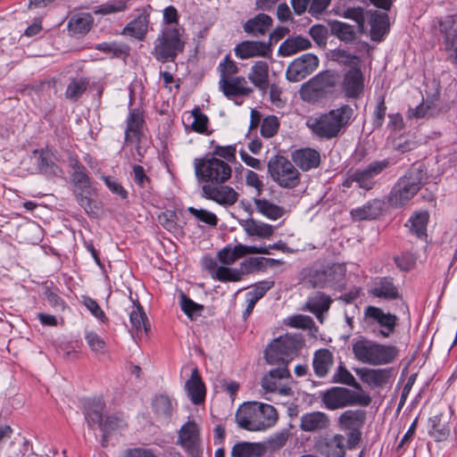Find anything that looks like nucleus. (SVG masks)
Returning a JSON list of instances; mask_svg holds the SVG:
<instances>
[{"label":"nucleus","mask_w":457,"mask_h":457,"mask_svg":"<svg viewBox=\"0 0 457 457\" xmlns=\"http://www.w3.org/2000/svg\"><path fill=\"white\" fill-rule=\"evenodd\" d=\"M277 419V411L273 406L256 402L242 404L236 413L237 425L250 431L266 429L273 426Z\"/></svg>","instance_id":"1"},{"label":"nucleus","mask_w":457,"mask_h":457,"mask_svg":"<svg viewBox=\"0 0 457 457\" xmlns=\"http://www.w3.org/2000/svg\"><path fill=\"white\" fill-rule=\"evenodd\" d=\"M352 349L355 360L372 366L389 364L398 353L395 346L382 345L364 337L353 340Z\"/></svg>","instance_id":"2"},{"label":"nucleus","mask_w":457,"mask_h":457,"mask_svg":"<svg viewBox=\"0 0 457 457\" xmlns=\"http://www.w3.org/2000/svg\"><path fill=\"white\" fill-rule=\"evenodd\" d=\"M352 115L353 109L348 105H343L320 116L308 117L306 126L317 137L330 139L339 134L349 122Z\"/></svg>","instance_id":"3"},{"label":"nucleus","mask_w":457,"mask_h":457,"mask_svg":"<svg viewBox=\"0 0 457 457\" xmlns=\"http://www.w3.org/2000/svg\"><path fill=\"white\" fill-rule=\"evenodd\" d=\"M425 180L426 172L423 166H412L391 190L388 203L393 207L403 206L417 194Z\"/></svg>","instance_id":"4"},{"label":"nucleus","mask_w":457,"mask_h":457,"mask_svg":"<svg viewBox=\"0 0 457 457\" xmlns=\"http://www.w3.org/2000/svg\"><path fill=\"white\" fill-rule=\"evenodd\" d=\"M320 399L328 410H337L346 406H368L371 397L363 390L353 391L346 387L334 386L321 394Z\"/></svg>","instance_id":"5"},{"label":"nucleus","mask_w":457,"mask_h":457,"mask_svg":"<svg viewBox=\"0 0 457 457\" xmlns=\"http://www.w3.org/2000/svg\"><path fill=\"white\" fill-rule=\"evenodd\" d=\"M71 165L74 169L71 181L73 183V192L79 204L87 213L97 215L100 211V206L98 202L93 197L89 179L85 173L84 167L79 164L77 159H71Z\"/></svg>","instance_id":"6"},{"label":"nucleus","mask_w":457,"mask_h":457,"mask_svg":"<svg viewBox=\"0 0 457 457\" xmlns=\"http://www.w3.org/2000/svg\"><path fill=\"white\" fill-rule=\"evenodd\" d=\"M195 177L199 181L223 184L232 173L231 167L219 158L195 159L194 162Z\"/></svg>","instance_id":"7"},{"label":"nucleus","mask_w":457,"mask_h":457,"mask_svg":"<svg viewBox=\"0 0 457 457\" xmlns=\"http://www.w3.org/2000/svg\"><path fill=\"white\" fill-rule=\"evenodd\" d=\"M301 342L292 336H283L274 339L265 350V359L270 364L287 367V363L296 355Z\"/></svg>","instance_id":"8"},{"label":"nucleus","mask_w":457,"mask_h":457,"mask_svg":"<svg viewBox=\"0 0 457 457\" xmlns=\"http://www.w3.org/2000/svg\"><path fill=\"white\" fill-rule=\"evenodd\" d=\"M270 178L279 187L294 188L300 183V172L294 164L283 156H275L268 162Z\"/></svg>","instance_id":"9"},{"label":"nucleus","mask_w":457,"mask_h":457,"mask_svg":"<svg viewBox=\"0 0 457 457\" xmlns=\"http://www.w3.org/2000/svg\"><path fill=\"white\" fill-rule=\"evenodd\" d=\"M337 78L331 71L321 72L303 84L300 96L303 101L315 102L325 96L336 85Z\"/></svg>","instance_id":"10"},{"label":"nucleus","mask_w":457,"mask_h":457,"mask_svg":"<svg viewBox=\"0 0 457 457\" xmlns=\"http://www.w3.org/2000/svg\"><path fill=\"white\" fill-rule=\"evenodd\" d=\"M183 49L184 41L179 30H166L155 46L154 54L162 62L173 61Z\"/></svg>","instance_id":"11"},{"label":"nucleus","mask_w":457,"mask_h":457,"mask_svg":"<svg viewBox=\"0 0 457 457\" xmlns=\"http://www.w3.org/2000/svg\"><path fill=\"white\" fill-rule=\"evenodd\" d=\"M270 248L279 249L278 245H270L269 247H258L242 244H237L234 246L227 245L218 252V259L222 264L228 266L247 254H270Z\"/></svg>","instance_id":"12"},{"label":"nucleus","mask_w":457,"mask_h":457,"mask_svg":"<svg viewBox=\"0 0 457 457\" xmlns=\"http://www.w3.org/2000/svg\"><path fill=\"white\" fill-rule=\"evenodd\" d=\"M318 65L319 59L316 55L304 54L288 65L286 77L289 81L298 82L312 73Z\"/></svg>","instance_id":"13"},{"label":"nucleus","mask_w":457,"mask_h":457,"mask_svg":"<svg viewBox=\"0 0 457 457\" xmlns=\"http://www.w3.org/2000/svg\"><path fill=\"white\" fill-rule=\"evenodd\" d=\"M388 166L389 162L387 160L373 162L367 168L353 172L345 183L349 186V181L356 182L359 187L370 190L375 185L374 178Z\"/></svg>","instance_id":"14"},{"label":"nucleus","mask_w":457,"mask_h":457,"mask_svg":"<svg viewBox=\"0 0 457 457\" xmlns=\"http://www.w3.org/2000/svg\"><path fill=\"white\" fill-rule=\"evenodd\" d=\"M361 382L370 388H384L393 378V369L357 368L354 370Z\"/></svg>","instance_id":"15"},{"label":"nucleus","mask_w":457,"mask_h":457,"mask_svg":"<svg viewBox=\"0 0 457 457\" xmlns=\"http://www.w3.org/2000/svg\"><path fill=\"white\" fill-rule=\"evenodd\" d=\"M364 319L370 324H378L383 328L380 334L384 337H388L394 331L397 321V317L389 312H384L380 308L368 306L364 311Z\"/></svg>","instance_id":"16"},{"label":"nucleus","mask_w":457,"mask_h":457,"mask_svg":"<svg viewBox=\"0 0 457 457\" xmlns=\"http://www.w3.org/2000/svg\"><path fill=\"white\" fill-rule=\"evenodd\" d=\"M203 196L223 206H231L238 200V193L228 186L205 184L202 187Z\"/></svg>","instance_id":"17"},{"label":"nucleus","mask_w":457,"mask_h":457,"mask_svg":"<svg viewBox=\"0 0 457 457\" xmlns=\"http://www.w3.org/2000/svg\"><path fill=\"white\" fill-rule=\"evenodd\" d=\"M177 403L166 394L154 395L150 402V409L154 419L161 423H168Z\"/></svg>","instance_id":"18"},{"label":"nucleus","mask_w":457,"mask_h":457,"mask_svg":"<svg viewBox=\"0 0 457 457\" xmlns=\"http://www.w3.org/2000/svg\"><path fill=\"white\" fill-rule=\"evenodd\" d=\"M342 269L339 265L321 266L312 268L306 276V280L312 287H323L337 280V275H341Z\"/></svg>","instance_id":"19"},{"label":"nucleus","mask_w":457,"mask_h":457,"mask_svg":"<svg viewBox=\"0 0 457 457\" xmlns=\"http://www.w3.org/2000/svg\"><path fill=\"white\" fill-rule=\"evenodd\" d=\"M219 87L228 98L236 96H248L253 93V88L248 86L245 77H232L220 79Z\"/></svg>","instance_id":"20"},{"label":"nucleus","mask_w":457,"mask_h":457,"mask_svg":"<svg viewBox=\"0 0 457 457\" xmlns=\"http://www.w3.org/2000/svg\"><path fill=\"white\" fill-rule=\"evenodd\" d=\"M343 90L347 97L358 98L364 90V77L360 68H351L344 76Z\"/></svg>","instance_id":"21"},{"label":"nucleus","mask_w":457,"mask_h":457,"mask_svg":"<svg viewBox=\"0 0 457 457\" xmlns=\"http://www.w3.org/2000/svg\"><path fill=\"white\" fill-rule=\"evenodd\" d=\"M270 45L260 41H244L235 47V54L240 59L267 56L270 53Z\"/></svg>","instance_id":"22"},{"label":"nucleus","mask_w":457,"mask_h":457,"mask_svg":"<svg viewBox=\"0 0 457 457\" xmlns=\"http://www.w3.org/2000/svg\"><path fill=\"white\" fill-rule=\"evenodd\" d=\"M299 426L303 431L317 432L327 429L330 426V420L325 412L312 411L301 417Z\"/></svg>","instance_id":"23"},{"label":"nucleus","mask_w":457,"mask_h":457,"mask_svg":"<svg viewBox=\"0 0 457 457\" xmlns=\"http://www.w3.org/2000/svg\"><path fill=\"white\" fill-rule=\"evenodd\" d=\"M345 438L343 435L336 434L321 441L318 445V450L325 457H345Z\"/></svg>","instance_id":"24"},{"label":"nucleus","mask_w":457,"mask_h":457,"mask_svg":"<svg viewBox=\"0 0 457 457\" xmlns=\"http://www.w3.org/2000/svg\"><path fill=\"white\" fill-rule=\"evenodd\" d=\"M247 79L260 91L265 92L269 87V64L264 61L255 62L250 68Z\"/></svg>","instance_id":"25"},{"label":"nucleus","mask_w":457,"mask_h":457,"mask_svg":"<svg viewBox=\"0 0 457 457\" xmlns=\"http://www.w3.org/2000/svg\"><path fill=\"white\" fill-rule=\"evenodd\" d=\"M244 231L249 237H256L262 239H269L274 234V227L270 224L248 218L240 222Z\"/></svg>","instance_id":"26"},{"label":"nucleus","mask_w":457,"mask_h":457,"mask_svg":"<svg viewBox=\"0 0 457 457\" xmlns=\"http://www.w3.org/2000/svg\"><path fill=\"white\" fill-rule=\"evenodd\" d=\"M104 404L101 400H96L93 403L92 407L86 412V420L90 428H100L103 431H108L112 429V420L107 418L106 420L103 421V411Z\"/></svg>","instance_id":"27"},{"label":"nucleus","mask_w":457,"mask_h":457,"mask_svg":"<svg viewBox=\"0 0 457 457\" xmlns=\"http://www.w3.org/2000/svg\"><path fill=\"white\" fill-rule=\"evenodd\" d=\"M292 159L303 170L317 168L320 162V153L312 148L295 150L292 154Z\"/></svg>","instance_id":"28"},{"label":"nucleus","mask_w":457,"mask_h":457,"mask_svg":"<svg viewBox=\"0 0 457 457\" xmlns=\"http://www.w3.org/2000/svg\"><path fill=\"white\" fill-rule=\"evenodd\" d=\"M199 442V427L194 420H188L179 431L178 444L187 449H194Z\"/></svg>","instance_id":"29"},{"label":"nucleus","mask_w":457,"mask_h":457,"mask_svg":"<svg viewBox=\"0 0 457 457\" xmlns=\"http://www.w3.org/2000/svg\"><path fill=\"white\" fill-rule=\"evenodd\" d=\"M186 390L188 397L195 404H200L204 401L205 386L203 383L197 369H194L190 378L186 382Z\"/></svg>","instance_id":"30"},{"label":"nucleus","mask_w":457,"mask_h":457,"mask_svg":"<svg viewBox=\"0 0 457 457\" xmlns=\"http://www.w3.org/2000/svg\"><path fill=\"white\" fill-rule=\"evenodd\" d=\"M383 210V203L380 200H372L362 206L354 208L350 214L353 220L361 221L378 217Z\"/></svg>","instance_id":"31"},{"label":"nucleus","mask_w":457,"mask_h":457,"mask_svg":"<svg viewBox=\"0 0 457 457\" xmlns=\"http://www.w3.org/2000/svg\"><path fill=\"white\" fill-rule=\"evenodd\" d=\"M366 415L361 410H348L344 411L339 419L338 423L342 429L345 430H360L365 422Z\"/></svg>","instance_id":"32"},{"label":"nucleus","mask_w":457,"mask_h":457,"mask_svg":"<svg viewBox=\"0 0 457 457\" xmlns=\"http://www.w3.org/2000/svg\"><path fill=\"white\" fill-rule=\"evenodd\" d=\"M289 370L285 366H279L273 369L266 374L262 380V386L266 392L274 393L278 389V386L281 385L283 379L288 378Z\"/></svg>","instance_id":"33"},{"label":"nucleus","mask_w":457,"mask_h":457,"mask_svg":"<svg viewBox=\"0 0 457 457\" xmlns=\"http://www.w3.org/2000/svg\"><path fill=\"white\" fill-rule=\"evenodd\" d=\"M253 204L260 214L271 220H277L286 213L284 207L277 205L265 198H253Z\"/></svg>","instance_id":"34"},{"label":"nucleus","mask_w":457,"mask_h":457,"mask_svg":"<svg viewBox=\"0 0 457 457\" xmlns=\"http://www.w3.org/2000/svg\"><path fill=\"white\" fill-rule=\"evenodd\" d=\"M334 364L332 353L328 349H320L314 353L313 369L315 374L320 377H325Z\"/></svg>","instance_id":"35"},{"label":"nucleus","mask_w":457,"mask_h":457,"mask_svg":"<svg viewBox=\"0 0 457 457\" xmlns=\"http://www.w3.org/2000/svg\"><path fill=\"white\" fill-rule=\"evenodd\" d=\"M311 46V41L303 37H292L285 40L279 46L278 54L290 56Z\"/></svg>","instance_id":"36"},{"label":"nucleus","mask_w":457,"mask_h":457,"mask_svg":"<svg viewBox=\"0 0 457 457\" xmlns=\"http://www.w3.org/2000/svg\"><path fill=\"white\" fill-rule=\"evenodd\" d=\"M143 125V115L142 113L132 112L128 120V126L126 130V142H133L134 138L137 144V150L140 155V135L141 128Z\"/></svg>","instance_id":"37"},{"label":"nucleus","mask_w":457,"mask_h":457,"mask_svg":"<svg viewBox=\"0 0 457 457\" xmlns=\"http://www.w3.org/2000/svg\"><path fill=\"white\" fill-rule=\"evenodd\" d=\"M265 452V447L257 443H238L236 444L231 451V457H262Z\"/></svg>","instance_id":"38"},{"label":"nucleus","mask_w":457,"mask_h":457,"mask_svg":"<svg viewBox=\"0 0 457 457\" xmlns=\"http://www.w3.org/2000/svg\"><path fill=\"white\" fill-rule=\"evenodd\" d=\"M372 295L386 300L396 299L399 297V292L391 279L382 278L377 282L371 288Z\"/></svg>","instance_id":"39"},{"label":"nucleus","mask_w":457,"mask_h":457,"mask_svg":"<svg viewBox=\"0 0 457 457\" xmlns=\"http://www.w3.org/2000/svg\"><path fill=\"white\" fill-rule=\"evenodd\" d=\"M437 110V105L435 99L423 100L415 108H410L408 111V118L410 119H422L433 116Z\"/></svg>","instance_id":"40"},{"label":"nucleus","mask_w":457,"mask_h":457,"mask_svg":"<svg viewBox=\"0 0 457 457\" xmlns=\"http://www.w3.org/2000/svg\"><path fill=\"white\" fill-rule=\"evenodd\" d=\"M430 434L436 441H444L449 436L450 426L446 417L440 415L432 420Z\"/></svg>","instance_id":"41"},{"label":"nucleus","mask_w":457,"mask_h":457,"mask_svg":"<svg viewBox=\"0 0 457 457\" xmlns=\"http://www.w3.org/2000/svg\"><path fill=\"white\" fill-rule=\"evenodd\" d=\"M212 277L222 282H237L242 279L243 271L226 266H218L212 273Z\"/></svg>","instance_id":"42"},{"label":"nucleus","mask_w":457,"mask_h":457,"mask_svg":"<svg viewBox=\"0 0 457 457\" xmlns=\"http://www.w3.org/2000/svg\"><path fill=\"white\" fill-rule=\"evenodd\" d=\"M93 24L94 19L89 12H75L70 16L67 29H91Z\"/></svg>","instance_id":"43"},{"label":"nucleus","mask_w":457,"mask_h":457,"mask_svg":"<svg viewBox=\"0 0 457 457\" xmlns=\"http://www.w3.org/2000/svg\"><path fill=\"white\" fill-rule=\"evenodd\" d=\"M428 221V213L427 212H420L410 218L408 226L412 233L421 237L425 235Z\"/></svg>","instance_id":"44"},{"label":"nucleus","mask_w":457,"mask_h":457,"mask_svg":"<svg viewBox=\"0 0 457 457\" xmlns=\"http://www.w3.org/2000/svg\"><path fill=\"white\" fill-rule=\"evenodd\" d=\"M331 300L325 295H320L308 302L309 310L312 312L322 322V313L328 312L330 307Z\"/></svg>","instance_id":"45"},{"label":"nucleus","mask_w":457,"mask_h":457,"mask_svg":"<svg viewBox=\"0 0 457 457\" xmlns=\"http://www.w3.org/2000/svg\"><path fill=\"white\" fill-rule=\"evenodd\" d=\"M331 34L346 43L360 45V49H368L367 41L355 30H331Z\"/></svg>","instance_id":"46"},{"label":"nucleus","mask_w":457,"mask_h":457,"mask_svg":"<svg viewBox=\"0 0 457 457\" xmlns=\"http://www.w3.org/2000/svg\"><path fill=\"white\" fill-rule=\"evenodd\" d=\"M333 381L353 386L356 389L355 391L363 390L353 374L342 364L337 367Z\"/></svg>","instance_id":"47"},{"label":"nucleus","mask_w":457,"mask_h":457,"mask_svg":"<svg viewBox=\"0 0 457 457\" xmlns=\"http://www.w3.org/2000/svg\"><path fill=\"white\" fill-rule=\"evenodd\" d=\"M366 16L371 29H389L391 25L389 16L385 11L369 12Z\"/></svg>","instance_id":"48"},{"label":"nucleus","mask_w":457,"mask_h":457,"mask_svg":"<svg viewBox=\"0 0 457 457\" xmlns=\"http://www.w3.org/2000/svg\"><path fill=\"white\" fill-rule=\"evenodd\" d=\"M445 50L447 54V58L453 62L457 63V30H445Z\"/></svg>","instance_id":"49"},{"label":"nucleus","mask_w":457,"mask_h":457,"mask_svg":"<svg viewBox=\"0 0 457 457\" xmlns=\"http://www.w3.org/2000/svg\"><path fill=\"white\" fill-rule=\"evenodd\" d=\"M87 84L84 79L71 80L65 91L66 98L76 101L86 91Z\"/></svg>","instance_id":"50"},{"label":"nucleus","mask_w":457,"mask_h":457,"mask_svg":"<svg viewBox=\"0 0 457 457\" xmlns=\"http://www.w3.org/2000/svg\"><path fill=\"white\" fill-rule=\"evenodd\" d=\"M180 306L185 314L190 319L200 315L201 312L204 310L203 305L193 302L184 293L180 294Z\"/></svg>","instance_id":"51"},{"label":"nucleus","mask_w":457,"mask_h":457,"mask_svg":"<svg viewBox=\"0 0 457 457\" xmlns=\"http://www.w3.org/2000/svg\"><path fill=\"white\" fill-rule=\"evenodd\" d=\"M159 223L168 231L178 233L180 228L177 222V215L172 211H165L158 215Z\"/></svg>","instance_id":"52"},{"label":"nucleus","mask_w":457,"mask_h":457,"mask_svg":"<svg viewBox=\"0 0 457 457\" xmlns=\"http://www.w3.org/2000/svg\"><path fill=\"white\" fill-rule=\"evenodd\" d=\"M126 7L124 0H112L95 9V13L110 14L123 11Z\"/></svg>","instance_id":"53"},{"label":"nucleus","mask_w":457,"mask_h":457,"mask_svg":"<svg viewBox=\"0 0 457 457\" xmlns=\"http://www.w3.org/2000/svg\"><path fill=\"white\" fill-rule=\"evenodd\" d=\"M85 338L91 348V350L95 353H104L105 348L104 340L97 335L95 331L87 330L85 333Z\"/></svg>","instance_id":"54"},{"label":"nucleus","mask_w":457,"mask_h":457,"mask_svg":"<svg viewBox=\"0 0 457 457\" xmlns=\"http://www.w3.org/2000/svg\"><path fill=\"white\" fill-rule=\"evenodd\" d=\"M272 25V19L265 13H259L254 18L248 20L244 29H268Z\"/></svg>","instance_id":"55"},{"label":"nucleus","mask_w":457,"mask_h":457,"mask_svg":"<svg viewBox=\"0 0 457 457\" xmlns=\"http://www.w3.org/2000/svg\"><path fill=\"white\" fill-rule=\"evenodd\" d=\"M278 120L275 116L266 117L261 125V134L262 137L270 138L273 137L278 129Z\"/></svg>","instance_id":"56"},{"label":"nucleus","mask_w":457,"mask_h":457,"mask_svg":"<svg viewBox=\"0 0 457 457\" xmlns=\"http://www.w3.org/2000/svg\"><path fill=\"white\" fill-rule=\"evenodd\" d=\"M219 71L220 73V79H228L238 72V68L237 63L228 55H226L219 64Z\"/></svg>","instance_id":"57"},{"label":"nucleus","mask_w":457,"mask_h":457,"mask_svg":"<svg viewBox=\"0 0 457 457\" xmlns=\"http://www.w3.org/2000/svg\"><path fill=\"white\" fill-rule=\"evenodd\" d=\"M274 285L273 281H262L246 294L248 299L257 303Z\"/></svg>","instance_id":"58"},{"label":"nucleus","mask_w":457,"mask_h":457,"mask_svg":"<svg viewBox=\"0 0 457 457\" xmlns=\"http://www.w3.org/2000/svg\"><path fill=\"white\" fill-rule=\"evenodd\" d=\"M188 212L191 214H193L197 220L210 226L215 227L218 223L217 216L213 212H211L209 211L189 207Z\"/></svg>","instance_id":"59"},{"label":"nucleus","mask_w":457,"mask_h":457,"mask_svg":"<svg viewBox=\"0 0 457 457\" xmlns=\"http://www.w3.org/2000/svg\"><path fill=\"white\" fill-rule=\"evenodd\" d=\"M192 116L194 118L191 124L192 129L198 133H204L207 129L208 117L198 107L192 111Z\"/></svg>","instance_id":"60"},{"label":"nucleus","mask_w":457,"mask_h":457,"mask_svg":"<svg viewBox=\"0 0 457 457\" xmlns=\"http://www.w3.org/2000/svg\"><path fill=\"white\" fill-rule=\"evenodd\" d=\"M129 320L131 323V329L136 332V335L132 332L133 337L140 339L141 334V322L143 320V312L139 303L137 305V310L132 311L129 313Z\"/></svg>","instance_id":"61"},{"label":"nucleus","mask_w":457,"mask_h":457,"mask_svg":"<svg viewBox=\"0 0 457 457\" xmlns=\"http://www.w3.org/2000/svg\"><path fill=\"white\" fill-rule=\"evenodd\" d=\"M245 178L246 186L254 188L256 195L258 196L261 195L262 194L264 185L260 176L256 172L248 170L245 172Z\"/></svg>","instance_id":"62"},{"label":"nucleus","mask_w":457,"mask_h":457,"mask_svg":"<svg viewBox=\"0 0 457 457\" xmlns=\"http://www.w3.org/2000/svg\"><path fill=\"white\" fill-rule=\"evenodd\" d=\"M333 56L337 62L348 65L351 68H360V59L355 55L347 54L344 50H337L334 53Z\"/></svg>","instance_id":"63"},{"label":"nucleus","mask_w":457,"mask_h":457,"mask_svg":"<svg viewBox=\"0 0 457 457\" xmlns=\"http://www.w3.org/2000/svg\"><path fill=\"white\" fill-rule=\"evenodd\" d=\"M236 145H216L213 149L214 155L230 162L236 161Z\"/></svg>","instance_id":"64"}]
</instances>
